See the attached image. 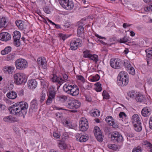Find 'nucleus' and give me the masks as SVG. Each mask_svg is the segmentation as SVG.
<instances>
[{"instance_id": "obj_1", "label": "nucleus", "mask_w": 152, "mask_h": 152, "mask_svg": "<svg viewBox=\"0 0 152 152\" xmlns=\"http://www.w3.org/2000/svg\"><path fill=\"white\" fill-rule=\"evenodd\" d=\"M50 77L51 80L53 82L57 83L58 89L62 83L68 81V77L66 74H63L61 76L58 77L56 75L53 74L52 76H51Z\"/></svg>"}, {"instance_id": "obj_2", "label": "nucleus", "mask_w": 152, "mask_h": 152, "mask_svg": "<svg viewBox=\"0 0 152 152\" xmlns=\"http://www.w3.org/2000/svg\"><path fill=\"white\" fill-rule=\"evenodd\" d=\"M60 5L64 9L71 10L74 7V2L72 0H58Z\"/></svg>"}, {"instance_id": "obj_3", "label": "nucleus", "mask_w": 152, "mask_h": 152, "mask_svg": "<svg viewBox=\"0 0 152 152\" xmlns=\"http://www.w3.org/2000/svg\"><path fill=\"white\" fill-rule=\"evenodd\" d=\"M80 105V102L78 100L74 99L68 102L66 104V107L68 108L75 110L79 108ZM70 111L72 113H76L77 111L75 110H71Z\"/></svg>"}, {"instance_id": "obj_4", "label": "nucleus", "mask_w": 152, "mask_h": 152, "mask_svg": "<svg viewBox=\"0 0 152 152\" xmlns=\"http://www.w3.org/2000/svg\"><path fill=\"white\" fill-rule=\"evenodd\" d=\"M111 138L113 142L118 143H122L124 141L123 137L119 132H114L111 134Z\"/></svg>"}, {"instance_id": "obj_5", "label": "nucleus", "mask_w": 152, "mask_h": 152, "mask_svg": "<svg viewBox=\"0 0 152 152\" xmlns=\"http://www.w3.org/2000/svg\"><path fill=\"white\" fill-rule=\"evenodd\" d=\"M94 133L97 140L99 142H102L103 140V135L100 128L96 126L94 128Z\"/></svg>"}, {"instance_id": "obj_6", "label": "nucleus", "mask_w": 152, "mask_h": 152, "mask_svg": "<svg viewBox=\"0 0 152 152\" xmlns=\"http://www.w3.org/2000/svg\"><path fill=\"white\" fill-rule=\"evenodd\" d=\"M28 107V105L27 103L25 102H20V116L24 117L27 112V109Z\"/></svg>"}, {"instance_id": "obj_7", "label": "nucleus", "mask_w": 152, "mask_h": 152, "mask_svg": "<svg viewBox=\"0 0 152 152\" xmlns=\"http://www.w3.org/2000/svg\"><path fill=\"white\" fill-rule=\"evenodd\" d=\"M79 125L81 131H86L88 128V123L87 120L84 118H82L79 121Z\"/></svg>"}, {"instance_id": "obj_8", "label": "nucleus", "mask_w": 152, "mask_h": 152, "mask_svg": "<svg viewBox=\"0 0 152 152\" xmlns=\"http://www.w3.org/2000/svg\"><path fill=\"white\" fill-rule=\"evenodd\" d=\"M19 103L17 102L9 107L10 113L16 116L19 115Z\"/></svg>"}, {"instance_id": "obj_9", "label": "nucleus", "mask_w": 152, "mask_h": 152, "mask_svg": "<svg viewBox=\"0 0 152 152\" xmlns=\"http://www.w3.org/2000/svg\"><path fill=\"white\" fill-rule=\"evenodd\" d=\"M82 41L78 39H77V41H72L70 44V49L73 50H76L78 47L82 46Z\"/></svg>"}, {"instance_id": "obj_10", "label": "nucleus", "mask_w": 152, "mask_h": 152, "mask_svg": "<svg viewBox=\"0 0 152 152\" xmlns=\"http://www.w3.org/2000/svg\"><path fill=\"white\" fill-rule=\"evenodd\" d=\"M38 103L36 99H34L30 103V108L29 110L30 113L36 112L38 109Z\"/></svg>"}, {"instance_id": "obj_11", "label": "nucleus", "mask_w": 152, "mask_h": 152, "mask_svg": "<svg viewBox=\"0 0 152 152\" xmlns=\"http://www.w3.org/2000/svg\"><path fill=\"white\" fill-rule=\"evenodd\" d=\"M72 86L73 87L66 93L72 96H76L79 93L78 87L75 85H73Z\"/></svg>"}, {"instance_id": "obj_12", "label": "nucleus", "mask_w": 152, "mask_h": 152, "mask_svg": "<svg viewBox=\"0 0 152 152\" xmlns=\"http://www.w3.org/2000/svg\"><path fill=\"white\" fill-rule=\"evenodd\" d=\"M111 66L115 69H118L121 64V61L118 59H111L110 61Z\"/></svg>"}, {"instance_id": "obj_13", "label": "nucleus", "mask_w": 152, "mask_h": 152, "mask_svg": "<svg viewBox=\"0 0 152 152\" xmlns=\"http://www.w3.org/2000/svg\"><path fill=\"white\" fill-rule=\"evenodd\" d=\"M13 33V44L15 46L18 47L19 46V31H15Z\"/></svg>"}, {"instance_id": "obj_14", "label": "nucleus", "mask_w": 152, "mask_h": 152, "mask_svg": "<svg viewBox=\"0 0 152 152\" xmlns=\"http://www.w3.org/2000/svg\"><path fill=\"white\" fill-rule=\"evenodd\" d=\"M37 63L43 69H45L47 67V61L44 57H39L37 59Z\"/></svg>"}, {"instance_id": "obj_15", "label": "nucleus", "mask_w": 152, "mask_h": 152, "mask_svg": "<svg viewBox=\"0 0 152 152\" xmlns=\"http://www.w3.org/2000/svg\"><path fill=\"white\" fill-rule=\"evenodd\" d=\"M11 38V36L7 32H3L0 34V40L3 41H7Z\"/></svg>"}, {"instance_id": "obj_16", "label": "nucleus", "mask_w": 152, "mask_h": 152, "mask_svg": "<svg viewBox=\"0 0 152 152\" xmlns=\"http://www.w3.org/2000/svg\"><path fill=\"white\" fill-rule=\"evenodd\" d=\"M105 121L110 125L112 126L114 128H117L118 127V126L114 122V120L111 116H107Z\"/></svg>"}, {"instance_id": "obj_17", "label": "nucleus", "mask_w": 152, "mask_h": 152, "mask_svg": "<svg viewBox=\"0 0 152 152\" xmlns=\"http://www.w3.org/2000/svg\"><path fill=\"white\" fill-rule=\"evenodd\" d=\"M128 77L117 79V84L119 86H126L128 83Z\"/></svg>"}, {"instance_id": "obj_18", "label": "nucleus", "mask_w": 152, "mask_h": 152, "mask_svg": "<svg viewBox=\"0 0 152 152\" xmlns=\"http://www.w3.org/2000/svg\"><path fill=\"white\" fill-rule=\"evenodd\" d=\"M76 139L77 141L81 142H84L86 141L88 139V137L86 135H82L77 133L75 136Z\"/></svg>"}, {"instance_id": "obj_19", "label": "nucleus", "mask_w": 152, "mask_h": 152, "mask_svg": "<svg viewBox=\"0 0 152 152\" xmlns=\"http://www.w3.org/2000/svg\"><path fill=\"white\" fill-rule=\"evenodd\" d=\"M132 121L133 125L138 124H141L140 118L137 114H135L133 115L132 118Z\"/></svg>"}, {"instance_id": "obj_20", "label": "nucleus", "mask_w": 152, "mask_h": 152, "mask_svg": "<svg viewBox=\"0 0 152 152\" xmlns=\"http://www.w3.org/2000/svg\"><path fill=\"white\" fill-rule=\"evenodd\" d=\"M84 30V28L83 26H80L78 27L77 32V36L82 38L83 39L85 38Z\"/></svg>"}, {"instance_id": "obj_21", "label": "nucleus", "mask_w": 152, "mask_h": 152, "mask_svg": "<svg viewBox=\"0 0 152 152\" xmlns=\"http://www.w3.org/2000/svg\"><path fill=\"white\" fill-rule=\"evenodd\" d=\"M28 66L27 61L23 58H20V70L24 69Z\"/></svg>"}, {"instance_id": "obj_22", "label": "nucleus", "mask_w": 152, "mask_h": 152, "mask_svg": "<svg viewBox=\"0 0 152 152\" xmlns=\"http://www.w3.org/2000/svg\"><path fill=\"white\" fill-rule=\"evenodd\" d=\"M37 81L35 80H31L28 81V85L30 89H34L37 86Z\"/></svg>"}, {"instance_id": "obj_23", "label": "nucleus", "mask_w": 152, "mask_h": 152, "mask_svg": "<svg viewBox=\"0 0 152 152\" xmlns=\"http://www.w3.org/2000/svg\"><path fill=\"white\" fill-rule=\"evenodd\" d=\"M14 69L13 66H6L4 68L3 71L6 73L11 74L13 72Z\"/></svg>"}, {"instance_id": "obj_24", "label": "nucleus", "mask_w": 152, "mask_h": 152, "mask_svg": "<svg viewBox=\"0 0 152 152\" xmlns=\"http://www.w3.org/2000/svg\"><path fill=\"white\" fill-rule=\"evenodd\" d=\"M141 113L144 117H147L151 114L150 110L147 107H144L142 110Z\"/></svg>"}, {"instance_id": "obj_25", "label": "nucleus", "mask_w": 152, "mask_h": 152, "mask_svg": "<svg viewBox=\"0 0 152 152\" xmlns=\"http://www.w3.org/2000/svg\"><path fill=\"white\" fill-rule=\"evenodd\" d=\"M68 99L67 96L61 95L57 97V100L60 103H63L66 101Z\"/></svg>"}, {"instance_id": "obj_26", "label": "nucleus", "mask_w": 152, "mask_h": 152, "mask_svg": "<svg viewBox=\"0 0 152 152\" xmlns=\"http://www.w3.org/2000/svg\"><path fill=\"white\" fill-rule=\"evenodd\" d=\"M7 96L9 99H14L17 97V95L15 92L12 91L8 93L7 94Z\"/></svg>"}, {"instance_id": "obj_27", "label": "nucleus", "mask_w": 152, "mask_h": 152, "mask_svg": "<svg viewBox=\"0 0 152 152\" xmlns=\"http://www.w3.org/2000/svg\"><path fill=\"white\" fill-rule=\"evenodd\" d=\"M26 77L23 73H20V84H24L26 82Z\"/></svg>"}, {"instance_id": "obj_28", "label": "nucleus", "mask_w": 152, "mask_h": 152, "mask_svg": "<svg viewBox=\"0 0 152 152\" xmlns=\"http://www.w3.org/2000/svg\"><path fill=\"white\" fill-rule=\"evenodd\" d=\"M136 100L140 102H143L145 99V96L141 94H139L136 95L135 97Z\"/></svg>"}, {"instance_id": "obj_29", "label": "nucleus", "mask_w": 152, "mask_h": 152, "mask_svg": "<svg viewBox=\"0 0 152 152\" xmlns=\"http://www.w3.org/2000/svg\"><path fill=\"white\" fill-rule=\"evenodd\" d=\"M128 77L127 73L124 71H121L117 77V79Z\"/></svg>"}, {"instance_id": "obj_30", "label": "nucleus", "mask_w": 152, "mask_h": 152, "mask_svg": "<svg viewBox=\"0 0 152 152\" xmlns=\"http://www.w3.org/2000/svg\"><path fill=\"white\" fill-rule=\"evenodd\" d=\"M56 91L54 89H51L49 91L48 96L55 99Z\"/></svg>"}, {"instance_id": "obj_31", "label": "nucleus", "mask_w": 152, "mask_h": 152, "mask_svg": "<svg viewBox=\"0 0 152 152\" xmlns=\"http://www.w3.org/2000/svg\"><path fill=\"white\" fill-rule=\"evenodd\" d=\"M11 47L10 46H7L5 48L4 50H2L1 53L3 55L8 54L11 50Z\"/></svg>"}, {"instance_id": "obj_32", "label": "nucleus", "mask_w": 152, "mask_h": 152, "mask_svg": "<svg viewBox=\"0 0 152 152\" xmlns=\"http://www.w3.org/2000/svg\"><path fill=\"white\" fill-rule=\"evenodd\" d=\"M89 58L95 62V63H96L97 62L99 61L98 56L96 54L92 55L91 54Z\"/></svg>"}, {"instance_id": "obj_33", "label": "nucleus", "mask_w": 152, "mask_h": 152, "mask_svg": "<svg viewBox=\"0 0 152 152\" xmlns=\"http://www.w3.org/2000/svg\"><path fill=\"white\" fill-rule=\"evenodd\" d=\"M58 146L62 150L65 149L66 147V145L64 141H60L58 143Z\"/></svg>"}, {"instance_id": "obj_34", "label": "nucleus", "mask_w": 152, "mask_h": 152, "mask_svg": "<svg viewBox=\"0 0 152 152\" xmlns=\"http://www.w3.org/2000/svg\"><path fill=\"white\" fill-rule=\"evenodd\" d=\"M7 23V19L5 18H2L0 19V28H2L5 26Z\"/></svg>"}, {"instance_id": "obj_35", "label": "nucleus", "mask_w": 152, "mask_h": 152, "mask_svg": "<svg viewBox=\"0 0 152 152\" xmlns=\"http://www.w3.org/2000/svg\"><path fill=\"white\" fill-rule=\"evenodd\" d=\"M72 85H70V84H65L63 86V89L64 91L66 93V91H69V89H70L71 88H72L73 86H72Z\"/></svg>"}, {"instance_id": "obj_36", "label": "nucleus", "mask_w": 152, "mask_h": 152, "mask_svg": "<svg viewBox=\"0 0 152 152\" xmlns=\"http://www.w3.org/2000/svg\"><path fill=\"white\" fill-rule=\"evenodd\" d=\"M141 124H134L133 125L134 130L137 132L141 131L142 129V127L140 125Z\"/></svg>"}, {"instance_id": "obj_37", "label": "nucleus", "mask_w": 152, "mask_h": 152, "mask_svg": "<svg viewBox=\"0 0 152 152\" xmlns=\"http://www.w3.org/2000/svg\"><path fill=\"white\" fill-rule=\"evenodd\" d=\"M123 65L127 71L130 69V68L132 67L129 62L127 60L124 61Z\"/></svg>"}, {"instance_id": "obj_38", "label": "nucleus", "mask_w": 152, "mask_h": 152, "mask_svg": "<svg viewBox=\"0 0 152 152\" xmlns=\"http://www.w3.org/2000/svg\"><path fill=\"white\" fill-rule=\"evenodd\" d=\"M19 73H17L14 75V82L17 85H19Z\"/></svg>"}, {"instance_id": "obj_39", "label": "nucleus", "mask_w": 152, "mask_h": 152, "mask_svg": "<svg viewBox=\"0 0 152 152\" xmlns=\"http://www.w3.org/2000/svg\"><path fill=\"white\" fill-rule=\"evenodd\" d=\"M45 96L46 94L45 91H42L40 96V101L41 103H42L45 100Z\"/></svg>"}, {"instance_id": "obj_40", "label": "nucleus", "mask_w": 152, "mask_h": 152, "mask_svg": "<svg viewBox=\"0 0 152 152\" xmlns=\"http://www.w3.org/2000/svg\"><path fill=\"white\" fill-rule=\"evenodd\" d=\"M83 57L85 58H88L91 55V52L88 50H86L83 52Z\"/></svg>"}, {"instance_id": "obj_41", "label": "nucleus", "mask_w": 152, "mask_h": 152, "mask_svg": "<svg viewBox=\"0 0 152 152\" xmlns=\"http://www.w3.org/2000/svg\"><path fill=\"white\" fill-rule=\"evenodd\" d=\"M99 115L100 112L98 110H97L91 113V115L94 117L99 116Z\"/></svg>"}, {"instance_id": "obj_42", "label": "nucleus", "mask_w": 152, "mask_h": 152, "mask_svg": "<svg viewBox=\"0 0 152 152\" xmlns=\"http://www.w3.org/2000/svg\"><path fill=\"white\" fill-rule=\"evenodd\" d=\"M95 85L96 86V90L97 92H100L102 90V88L101 87V84L99 82H97Z\"/></svg>"}, {"instance_id": "obj_43", "label": "nucleus", "mask_w": 152, "mask_h": 152, "mask_svg": "<svg viewBox=\"0 0 152 152\" xmlns=\"http://www.w3.org/2000/svg\"><path fill=\"white\" fill-rule=\"evenodd\" d=\"M145 52L147 54V57L149 59L152 57V50H146Z\"/></svg>"}, {"instance_id": "obj_44", "label": "nucleus", "mask_w": 152, "mask_h": 152, "mask_svg": "<svg viewBox=\"0 0 152 152\" xmlns=\"http://www.w3.org/2000/svg\"><path fill=\"white\" fill-rule=\"evenodd\" d=\"M118 41L120 43H125L128 41V39L126 37H124L123 38H121L120 39H118Z\"/></svg>"}, {"instance_id": "obj_45", "label": "nucleus", "mask_w": 152, "mask_h": 152, "mask_svg": "<svg viewBox=\"0 0 152 152\" xmlns=\"http://www.w3.org/2000/svg\"><path fill=\"white\" fill-rule=\"evenodd\" d=\"M108 147L109 148L111 149L114 150H116L118 148L117 146L115 144H110L108 145Z\"/></svg>"}, {"instance_id": "obj_46", "label": "nucleus", "mask_w": 152, "mask_h": 152, "mask_svg": "<svg viewBox=\"0 0 152 152\" xmlns=\"http://www.w3.org/2000/svg\"><path fill=\"white\" fill-rule=\"evenodd\" d=\"M103 98L107 99L109 98V95L108 93L105 91H104L102 94Z\"/></svg>"}, {"instance_id": "obj_47", "label": "nucleus", "mask_w": 152, "mask_h": 152, "mask_svg": "<svg viewBox=\"0 0 152 152\" xmlns=\"http://www.w3.org/2000/svg\"><path fill=\"white\" fill-rule=\"evenodd\" d=\"M44 11L46 13L49 14L50 13V11L49 6H45L43 8Z\"/></svg>"}, {"instance_id": "obj_48", "label": "nucleus", "mask_w": 152, "mask_h": 152, "mask_svg": "<svg viewBox=\"0 0 152 152\" xmlns=\"http://www.w3.org/2000/svg\"><path fill=\"white\" fill-rule=\"evenodd\" d=\"M128 72L132 75H134L135 74V71L134 68L133 67L130 68L129 69L127 70Z\"/></svg>"}, {"instance_id": "obj_49", "label": "nucleus", "mask_w": 152, "mask_h": 152, "mask_svg": "<svg viewBox=\"0 0 152 152\" xmlns=\"http://www.w3.org/2000/svg\"><path fill=\"white\" fill-rule=\"evenodd\" d=\"M24 22L20 20V30H22L25 28V25Z\"/></svg>"}, {"instance_id": "obj_50", "label": "nucleus", "mask_w": 152, "mask_h": 152, "mask_svg": "<svg viewBox=\"0 0 152 152\" xmlns=\"http://www.w3.org/2000/svg\"><path fill=\"white\" fill-rule=\"evenodd\" d=\"M128 95L131 98H134L135 97V95H136L135 94V92L133 91H129L128 93Z\"/></svg>"}, {"instance_id": "obj_51", "label": "nucleus", "mask_w": 152, "mask_h": 152, "mask_svg": "<svg viewBox=\"0 0 152 152\" xmlns=\"http://www.w3.org/2000/svg\"><path fill=\"white\" fill-rule=\"evenodd\" d=\"M142 150L140 147L138 146L136 148H133L132 152H142Z\"/></svg>"}, {"instance_id": "obj_52", "label": "nucleus", "mask_w": 152, "mask_h": 152, "mask_svg": "<svg viewBox=\"0 0 152 152\" xmlns=\"http://www.w3.org/2000/svg\"><path fill=\"white\" fill-rule=\"evenodd\" d=\"M100 78V76L98 75H96L93 77V78L91 79V81L93 82L97 81L99 80Z\"/></svg>"}, {"instance_id": "obj_53", "label": "nucleus", "mask_w": 152, "mask_h": 152, "mask_svg": "<svg viewBox=\"0 0 152 152\" xmlns=\"http://www.w3.org/2000/svg\"><path fill=\"white\" fill-rule=\"evenodd\" d=\"M54 99L48 96V98L46 101V104L47 105H49L51 104L52 101Z\"/></svg>"}, {"instance_id": "obj_54", "label": "nucleus", "mask_w": 152, "mask_h": 152, "mask_svg": "<svg viewBox=\"0 0 152 152\" xmlns=\"http://www.w3.org/2000/svg\"><path fill=\"white\" fill-rule=\"evenodd\" d=\"M11 116H6L4 117L3 119L4 121L5 122H11Z\"/></svg>"}, {"instance_id": "obj_55", "label": "nucleus", "mask_w": 152, "mask_h": 152, "mask_svg": "<svg viewBox=\"0 0 152 152\" xmlns=\"http://www.w3.org/2000/svg\"><path fill=\"white\" fill-rule=\"evenodd\" d=\"M69 136L67 133H64L61 136V138L63 140V141L66 140L68 138Z\"/></svg>"}, {"instance_id": "obj_56", "label": "nucleus", "mask_w": 152, "mask_h": 152, "mask_svg": "<svg viewBox=\"0 0 152 152\" xmlns=\"http://www.w3.org/2000/svg\"><path fill=\"white\" fill-rule=\"evenodd\" d=\"M146 11H152V4H151L149 6L146 7L145 9Z\"/></svg>"}, {"instance_id": "obj_57", "label": "nucleus", "mask_w": 152, "mask_h": 152, "mask_svg": "<svg viewBox=\"0 0 152 152\" xmlns=\"http://www.w3.org/2000/svg\"><path fill=\"white\" fill-rule=\"evenodd\" d=\"M77 79L78 80H80L84 83L85 82V79L84 77L82 75H78L77 76Z\"/></svg>"}, {"instance_id": "obj_58", "label": "nucleus", "mask_w": 152, "mask_h": 152, "mask_svg": "<svg viewBox=\"0 0 152 152\" xmlns=\"http://www.w3.org/2000/svg\"><path fill=\"white\" fill-rule=\"evenodd\" d=\"M58 35L60 38V39L63 40L64 41L67 37L65 35L62 34L60 33Z\"/></svg>"}, {"instance_id": "obj_59", "label": "nucleus", "mask_w": 152, "mask_h": 152, "mask_svg": "<svg viewBox=\"0 0 152 152\" xmlns=\"http://www.w3.org/2000/svg\"><path fill=\"white\" fill-rule=\"evenodd\" d=\"M53 135V137L57 139L59 138L61 136V134L59 133H56V132H54Z\"/></svg>"}, {"instance_id": "obj_60", "label": "nucleus", "mask_w": 152, "mask_h": 152, "mask_svg": "<svg viewBox=\"0 0 152 152\" xmlns=\"http://www.w3.org/2000/svg\"><path fill=\"white\" fill-rule=\"evenodd\" d=\"M91 85L88 83H86L84 84L83 86L84 88L85 89H88V88L90 87Z\"/></svg>"}, {"instance_id": "obj_61", "label": "nucleus", "mask_w": 152, "mask_h": 152, "mask_svg": "<svg viewBox=\"0 0 152 152\" xmlns=\"http://www.w3.org/2000/svg\"><path fill=\"white\" fill-rule=\"evenodd\" d=\"M119 115L120 118H122L123 116H124V117H126L127 116L126 114L123 112H121L119 113Z\"/></svg>"}, {"instance_id": "obj_62", "label": "nucleus", "mask_w": 152, "mask_h": 152, "mask_svg": "<svg viewBox=\"0 0 152 152\" xmlns=\"http://www.w3.org/2000/svg\"><path fill=\"white\" fill-rule=\"evenodd\" d=\"M143 144L146 145L147 146L149 147L152 145L150 142H149L147 141H144L143 143Z\"/></svg>"}, {"instance_id": "obj_63", "label": "nucleus", "mask_w": 152, "mask_h": 152, "mask_svg": "<svg viewBox=\"0 0 152 152\" xmlns=\"http://www.w3.org/2000/svg\"><path fill=\"white\" fill-rule=\"evenodd\" d=\"M63 124H64V125L65 126H67L69 127H70V123H69L68 121H64L63 122Z\"/></svg>"}, {"instance_id": "obj_64", "label": "nucleus", "mask_w": 152, "mask_h": 152, "mask_svg": "<svg viewBox=\"0 0 152 152\" xmlns=\"http://www.w3.org/2000/svg\"><path fill=\"white\" fill-rule=\"evenodd\" d=\"M149 124L150 128L152 129V116L150 117V119L149 121Z\"/></svg>"}]
</instances>
